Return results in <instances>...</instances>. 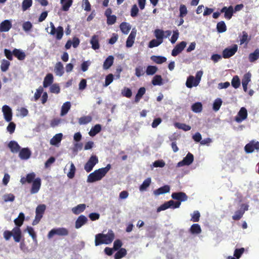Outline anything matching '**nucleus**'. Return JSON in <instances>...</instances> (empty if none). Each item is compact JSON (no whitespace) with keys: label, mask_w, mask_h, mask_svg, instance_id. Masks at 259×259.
Instances as JSON below:
<instances>
[{"label":"nucleus","mask_w":259,"mask_h":259,"mask_svg":"<svg viewBox=\"0 0 259 259\" xmlns=\"http://www.w3.org/2000/svg\"><path fill=\"white\" fill-rule=\"evenodd\" d=\"M24 220V214L23 212H20L18 218L14 221L16 227L13 229L12 231L6 230L4 232L3 236L6 240H9L13 236L16 242H19L21 241L22 232L20 227L23 225Z\"/></svg>","instance_id":"1"},{"label":"nucleus","mask_w":259,"mask_h":259,"mask_svg":"<svg viewBox=\"0 0 259 259\" xmlns=\"http://www.w3.org/2000/svg\"><path fill=\"white\" fill-rule=\"evenodd\" d=\"M111 166L110 164H108L106 167L95 170L94 172L91 173L88 177L87 182L94 183L101 180L104 177L110 169Z\"/></svg>","instance_id":"2"},{"label":"nucleus","mask_w":259,"mask_h":259,"mask_svg":"<svg viewBox=\"0 0 259 259\" xmlns=\"http://www.w3.org/2000/svg\"><path fill=\"white\" fill-rule=\"evenodd\" d=\"M114 238L115 234L113 231L111 230H108V233L106 234L103 233L97 234L95 236V246H99L103 244H110L113 241Z\"/></svg>","instance_id":"3"},{"label":"nucleus","mask_w":259,"mask_h":259,"mask_svg":"<svg viewBox=\"0 0 259 259\" xmlns=\"http://www.w3.org/2000/svg\"><path fill=\"white\" fill-rule=\"evenodd\" d=\"M69 234V231L67 229L65 228H58L52 229L48 234V238L51 239L55 235L60 236H67Z\"/></svg>","instance_id":"4"},{"label":"nucleus","mask_w":259,"mask_h":259,"mask_svg":"<svg viewBox=\"0 0 259 259\" xmlns=\"http://www.w3.org/2000/svg\"><path fill=\"white\" fill-rule=\"evenodd\" d=\"M50 26L51 30L50 32V34L52 35H55L56 38L57 40L61 39L64 34L63 27L60 26L56 28L53 23L52 22H50Z\"/></svg>","instance_id":"5"},{"label":"nucleus","mask_w":259,"mask_h":259,"mask_svg":"<svg viewBox=\"0 0 259 259\" xmlns=\"http://www.w3.org/2000/svg\"><path fill=\"white\" fill-rule=\"evenodd\" d=\"M98 162L99 160L97 156L96 155H92L84 165V170L87 172L91 171Z\"/></svg>","instance_id":"6"},{"label":"nucleus","mask_w":259,"mask_h":259,"mask_svg":"<svg viewBox=\"0 0 259 259\" xmlns=\"http://www.w3.org/2000/svg\"><path fill=\"white\" fill-rule=\"evenodd\" d=\"M238 50V46L236 44L233 45L231 47H228L225 49L222 52V56L225 59H228L233 55Z\"/></svg>","instance_id":"7"},{"label":"nucleus","mask_w":259,"mask_h":259,"mask_svg":"<svg viewBox=\"0 0 259 259\" xmlns=\"http://www.w3.org/2000/svg\"><path fill=\"white\" fill-rule=\"evenodd\" d=\"M244 150L247 153H252L254 150H259V142L251 141L245 146Z\"/></svg>","instance_id":"8"},{"label":"nucleus","mask_w":259,"mask_h":259,"mask_svg":"<svg viewBox=\"0 0 259 259\" xmlns=\"http://www.w3.org/2000/svg\"><path fill=\"white\" fill-rule=\"evenodd\" d=\"M2 112L6 121L10 122L12 119L13 114L11 108L8 105H5L2 107Z\"/></svg>","instance_id":"9"},{"label":"nucleus","mask_w":259,"mask_h":259,"mask_svg":"<svg viewBox=\"0 0 259 259\" xmlns=\"http://www.w3.org/2000/svg\"><path fill=\"white\" fill-rule=\"evenodd\" d=\"M194 160V156L193 155L189 152L186 156L184 158V159L178 162V166H183L184 165H190Z\"/></svg>","instance_id":"10"},{"label":"nucleus","mask_w":259,"mask_h":259,"mask_svg":"<svg viewBox=\"0 0 259 259\" xmlns=\"http://www.w3.org/2000/svg\"><path fill=\"white\" fill-rule=\"evenodd\" d=\"M187 45L186 42L183 41L177 44L171 52V55L172 56H177L178 54L182 52V51L186 47Z\"/></svg>","instance_id":"11"},{"label":"nucleus","mask_w":259,"mask_h":259,"mask_svg":"<svg viewBox=\"0 0 259 259\" xmlns=\"http://www.w3.org/2000/svg\"><path fill=\"white\" fill-rule=\"evenodd\" d=\"M221 13H224V17L226 19L230 20L233 16L234 13V9L232 6L229 7H224L221 10Z\"/></svg>","instance_id":"12"},{"label":"nucleus","mask_w":259,"mask_h":259,"mask_svg":"<svg viewBox=\"0 0 259 259\" xmlns=\"http://www.w3.org/2000/svg\"><path fill=\"white\" fill-rule=\"evenodd\" d=\"M247 117V111L244 107H242L238 113V115L235 117V120L237 122H241Z\"/></svg>","instance_id":"13"},{"label":"nucleus","mask_w":259,"mask_h":259,"mask_svg":"<svg viewBox=\"0 0 259 259\" xmlns=\"http://www.w3.org/2000/svg\"><path fill=\"white\" fill-rule=\"evenodd\" d=\"M172 199L181 201H185L188 199V196L185 193L183 192H175L171 194Z\"/></svg>","instance_id":"14"},{"label":"nucleus","mask_w":259,"mask_h":259,"mask_svg":"<svg viewBox=\"0 0 259 259\" xmlns=\"http://www.w3.org/2000/svg\"><path fill=\"white\" fill-rule=\"evenodd\" d=\"M41 186V180L39 178H36L32 182L30 190L31 194H35L38 192Z\"/></svg>","instance_id":"15"},{"label":"nucleus","mask_w":259,"mask_h":259,"mask_svg":"<svg viewBox=\"0 0 259 259\" xmlns=\"http://www.w3.org/2000/svg\"><path fill=\"white\" fill-rule=\"evenodd\" d=\"M87 218L84 215H79L75 223V227L76 229H79L88 222Z\"/></svg>","instance_id":"16"},{"label":"nucleus","mask_w":259,"mask_h":259,"mask_svg":"<svg viewBox=\"0 0 259 259\" xmlns=\"http://www.w3.org/2000/svg\"><path fill=\"white\" fill-rule=\"evenodd\" d=\"M136 33V30L134 29H133L130 33L126 41V47L127 48H130L133 46L135 41Z\"/></svg>","instance_id":"17"},{"label":"nucleus","mask_w":259,"mask_h":259,"mask_svg":"<svg viewBox=\"0 0 259 259\" xmlns=\"http://www.w3.org/2000/svg\"><path fill=\"white\" fill-rule=\"evenodd\" d=\"M11 22L9 20H5L0 24V31L1 32H7L12 27Z\"/></svg>","instance_id":"18"},{"label":"nucleus","mask_w":259,"mask_h":259,"mask_svg":"<svg viewBox=\"0 0 259 259\" xmlns=\"http://www.w3.org/2000/svg\"><path fill=\"white\" fill-rule=\"evenodd\" d=\"M31 151L27 148H22L19 152V156L21 159L26 160L29 158Z\"/></svg>","instance_id":"19"},{"label":"nucleus","mask_w":259,"mask_h":259,"mask_svg":"<svg viewBox=\"0 0 259 259\" xmlns=\"http://www.w3.org/2000/svg\"><path fill=\"white\" fill-rule=\"evenodd\" d=\"M170 191V187L168 185H164L154 191L155 195L158 196L160 194H163L169 192Z\"/></svg>","instance_id":"20"},{"label":"nucleus","mask_w":259,"mask_h":259,"mask_svg":"<svg viewBox=\"0 0 259 259\" xmlns=\"http://www.w3.org/2000/svg\"><path fill=\"white\" fill-rule=\"evenodd\" d=\"M53 75L51 73H48L45 76L44 82H43V86L44 88H47L49 86L51 85L53 82Z\"/></svg>","instance_id":"21"},{"label":"nucleus","mask_w":259,"mask_h":259,"mask_svg":"<svg viewBox=\"0 0 259 259\" xmlns=\"http://www.w3.org/2000/svg\"><path fill=\"white\" fill-rule=\"evenodd\" d=\"M199 83L196 82V79L192 75L189 76L187 79L186 85L188 88H192L193 87H196Z\"/></svg>","instance_id":"22"},{"label":"nucleus","mask_w":259,"mask_h":259,"mask_svg":"<svg viewBox=\"0 0 259 259\" xmlns=\"http://www.w3.org/2000/svg\"><path fill=\"white\" fill-rule=\"evenodd\" d=\"M46 206L45 204H39L36 208L35 210V215L38 218H42L43 214L46 210Z\"/></svg>","instance_id":"23"},{"label":"nucleus","mask_w":259,"mask_h":259,"mask_svg":"<svg viewBox=\"0 0 259 259\" xmlns=\"http://www.w3.org/2000/svg\"><path fill=\"white\" fill-rule=\"evenodd\" d=\"M86 208L85 204H80L72 208V212L75 214H79L83 212Z\"/></svg>","instance_id":"24"},{"label":"nucleus","mask_w":259,"mask_h":259,"mask_svg":"<svg viewBox=\"0 0 259 259\" xmlns=\"http://www.w3.org/2000/svg\"><path fill=\"white\" fill-rule=\"evenodd\" d=\"M55 72L56 75L62 76L64 73V67L61 62H57L55 66Z\"/></svg>","instance_id":"25"},{"label":"nucleus","mask_w":259,"mask_h":259,"mask_svg":"<svg viewBox=\"0 0 259 259\" xmlns=\"http://www.w3.org/2000/svg\"><path fill=\"white\" fill-rule=\"evenodd\" d=\"M90 43L92 45V48L93 49L96 50L99 49L100 48V45L99 43V37L98 35H94L92 37L90 41Z\"/></svg>","instance_id":"26"},{"label":"nucleus","mask_w":259,"mask_h":259,"mask_svg":"<svg viewBox=\"0 0 259 259\" xmlns=\"http://www.w3.org/2000/svg\"><path fill=\"white\" fill-rule=\"evenodd\" d=\"M146 93V89L144 87L140 88L135 96L134 102L136 103H139L140 100Z\"/></svg>","instance_id":"27"},{"label":"nucleus","mask_w":259,"mask_h":259,"mask_svg":"<svg viewBox=\"0 0 259 259\" xmlns=\"http://www.w3.org/2000/svg\"><path fill=\"white\" fill-rule=\"evenodd\" d=\"M13 55L19 60H24L26 57L24 52L17 49H14L13 50Z\"/></svg>","instance_id":"28"},{"label":"nucleus","mask_w":259,"mask_h":259,"mask_svg":"<svg viewBox=\"0 0 259 259\" xmlns=\"http://www.w3.org/2000/svg\"><path fill=\"white\" fill-rule=\"evenodd\" d=\"M8 147L13 153H17L20 151V146L14 141L10 142L8 144Z\"/></svg>","instance_id":"29"},{"label":"nucleus","mask_w":259,"mask_h":259,"mask_svg":"<svg viewBox=\"0 0 259 259\" xmlns=\"http://www.w3.org/2000/svg\"><path fill=\"white\" fill-rule=\"evenodd\" d=\"M119 27L122 32L125 34H128L131 29L130 24L125 22H122Z\"/></svg>","instance_id":"30"},{"label":"nucleus","mask_w":259,"mask_h":259,"mask_svg":"<svg viewBox=\"0 0 259 259\" xmlns=\"http://www.w3.org/2000/svg\"><path fill=\"white\" fill-rule=\"evenodd\" d=\"M60 3L62 5V10L67 11L72 5L73 0H61Z\"/></svg>","instance_id":"31"},{"label":"nucleus","mask_w":259,"mask_h":259,"mask_svg":"<svg viewBox=\"0 0 259 259\" xmlns=\"http://www.w3.org/2000/svg\"><path fill=\"white\" fill-rule=\"evenodd\" d=\"M259 58V49H256L248 56V60L250 62H254Z\"/></svg>","instance_id":"32"},{"label":"nucleus","mask_w":259,"mask_h":259,"mask_svg":"<svg viewBox=\"0 0 259 259\" xmlns=\"http://www.w3.org/2000/svg\"><path fill=\"white\" fill-rule=\"evenodd\" d=\"M63 135L61 133L55 135L50 140V144L52 145H56L59 143L62 138Z\"/></svg>","instance_id":"33"},{"label":"nucleus","mask_w":259,"mask_h":259,"mask_svg":"<svg viewBox=\"0 0 259 259\" xmlns=\"http://www.w3.org/2000/svg\"><path fill=\"white\" fill-rule=\"evenodd\" d=\"M114 58L112 56H108L105 60L103 64V68L105 69H109L113 63Z\"/></svg>","instance_id":"34"},{"label":"nucleus","mask_w":259,"mask_h":259,"mask_svg":"<svg viewBox=\"0 0 259 259\" xmlns=\"http://www.w3.org/2000/svg\"><path fill=\"white\" fill-rule=\"evenodd\" d=\"M101 131V125L99 124H96L93 127L89 133L91 137H94Z\"/></svg>","instance_id":"35"},{"label":"nucleus","mask_w":259,"mask_h":259,"mask_svg":"<svg viewBox=\"0 0 259 259\" xmlns=\"http://www.w3.org/2000/svg\"><path fill=\"white\" fill-rule=\"evenodd\" d=\"M151 59L155 63L160 64L166 61V58L165 57L160 56H152Z\"/></svg>","instance_id":"36"},{"label":"nucleus","mask_w":259,"mask_h":259,"mask_svg":"<svg viewBox=\"0 0 259 259\" xmlns=\"http://www.w3.org/2000/svg\"><path fill=\"white\" fill-rule=\"evenodd\" d=\"M71 107L70 102H66L63 104L61 108V115L63 116L67 113Z\"/></svg>","instance_id":"37"},{"label":"nucleus","mask_w":259,"mask_h":259,"mask_svg":"<svg viewBox=\"0 0 259 259\" xmlns=\"http://www.w3.org/2000/svg\"><path fill=\"white\" fill-rule=\"evenodd\" d=\"M127 253L126 250L124 248H120L114 255L115 259H120L125 256Z\"/></svg>","instance_id":"38"},{"label":"nucleus","mask_w":259,"mask_h":259,"mask_svg":"<svg viewBox=\"0 0 259 259\" xmlns=\"http://www.w3.org/2000/svg\"><path fill=\"white\" fill-rule=\"evenodd\" d=\"M151 183V179L150 178H148L144 181L142 185L140 186L139 189L140 191H144L146 190L150 186Z\"/></svg>","instance_id":"39"},{"label":"nucleus","mask_w":259,"mask_h":259,"mask_svg":"<svg viewBox=\"0 0 259 259\" xmlns=\"http://www.w3.org/2000/svg\"><path fill=\"white\" fill-rule=\"evenodd\" d=\"M152 83L153 85H161L163 84L162 78L161 75H156L152 80Z\"/></svg>","instance_id":"40"},{"label":"nucleus","mask_w":259,"mask_h":259,"mask_svg":"<svg viewBox=\"0 0 259 259\" xmlns=\"http://www.w3.org/2000/svg\"><path fill=\"white\" fill-rule=\"evenodd\" d=\"M92 120L91 116H83L78 119V123L80 125L86 124L90 122Z\"/></svg>","instance_id":"41"},{"label":"nucleus","mask_w":259,"mask_h":259,"mask_svg":"<svg viewBox=\"0 0 259 259\" xmlns=\"http://www.w3.org/2000/svg\"><path fill=\"white\" fill-rule=\"evenodd\" d=\"M174 125L176 128L183 130V131L186 132L190 131L191 128V127L190 125H187L185 123L176 122L175 123Z\"/></svg>","instance_id":"42"},{"label":"nucleus","mask_w":259,"mask_h":259,"mask_svg":"<svg viewBox=\"0 0 259 259\" xmlns=\"http://www.w3.org/2000/svg\"><path fill=\"white\" fill-rule=\"evenodd\" d=\"M217 29L218 32L223 33L226 31L227 27L224 21H222L218 23Z\"/></svg>","instance_id":"43"},{"label":"nucleus","mask_w":259,"mask_h":259,"mask_svg":"<svg viewBox=\"0 0 259 259\" xmlns=\"http://www.w3.org/2000/svg\"><path fill=\"white\" fill-rule=\"evenodd\" d=\"M191 109L195 113H199L202 110V105L200 102H196L192 105Z\"/></svg>","instance_id":"44"},{"label":"nucleus","mask_w":259,"mask_h":259,"mask_svg":"<svg viewBox=\"0 0 259 259\" xmlns=\"http://www.w3.org/2000/svg\"><path fill=\"white\" fill-rule=\"evenodd\" d=\"M158 70V68L155 66H148L146 70L147 75H152L154 74Z\"/></svg>","instance_id":"45"},{"label":"nucleus","mask_w":259,"mask_h":259,"mask_svg":"<svg viewBox=\"0 0 259 259\" xmlns=\"http://www.w3.org/2000/svg\"><path fill=\"white\" fill-rule=\"evenodd\" d=\"M10 65V62L9 61H8L6 59L2 60V61L1 62V71L2 72L7 71L8 70Z\"/></svg>","instance_id":"46"},{"label":"nucleus","mask_w":259,"mask_h":259,"mask_svg":"<svg viewBox=\"0 0 259 259\" xmlns=\"http://www.w3.org/2000/svg\"><path fill=\"white\" fill-rule=\"evenodd\" d=\"M154 35L156 37V39L162 41L163 42V39L164 38V31L163 30L159 29H156L154 31Z\"/></svg>","instance_id":"47"},{"label":"nucleus","mask_w":259,"mask_h":259,"mask_svg":"<svg viewBox=\"0 0 259 259\" xmlns=\"http://www.w3.org/2000/svg\"><path fill=\"white\" fill-rule=\"evenodd\" d=\"M190 232L192 234H199L201 229L199 225L197 224H193L190 228Z\"/></svg>","instance_id":"48"},{"label":"nucleus","mask_w":259,"mask_h":259,"mask_svg":"<svg viewBox=\"0 0 259 259\" xmlns=\"http://www.w3.org/2000/svg\"><path fill=\"white\" fill-rule=\"evenodd\" d=\"M32 0H23L22 3V9L23 11L28 10L32 6Z\"/></svg>","instance_id":"49"},{"label":"nucleus","mask_w":259,"mask_h":259,"mask_svg":"<svg viewBox=\"0 0 259 259\" xmlns=\"http://www.w3.org/2000/svg\"><path fill=\"white\" fill-rule=\"evenodd\" d=\"M231 84L235 89L238 88L240 85V80L237 75L234 76L231 81Z\"/></svg>","instance_id":"50"},{"label":"nucleus","mask_w":259,"mask_h":259,"mask_svg":"<svg viewBox=\"0 0 259 259\" xmlns=\"http://www.w3.org/2000/svg\"><path fill=\"white\" fill-rule=\"evenodd\" d=\"M222 104V100L220 98L215 99L213 104V109L215 111H218Z\"/></svg>","instance_id":"51"},{"label":"nucleus","mask_w":259,"mask_h":259,"mask_svg":"<svg viewBox=\"0 0 259 259\" xmlns=\"http://www.w3.org/2000/svg\"><path fill=\"white\" fill-rule=\"evenodd\" d=\"M248 34L245 31H243L242 32V35L241 37H240V45H242L244 43H246V44H247L248 43V41L250 39H248Z\"/></svg>","instance_id":"52"},{"label":"nucleus","mask_w":259,"mask_h":259,"mask_svg":"<svg viewBox=\"0 0 259 259\" xmlns=\"http://www.w3.org/2000/svg\"><path fill=\"white\" fill-rule=\"evenodd\" d=\"M162 42V41L157 39H153L149 42L148 47L150 48L156 47L159 46Z\"/></svg>","instance_id":"53"},{"label":"nucleus","mask_w":259,"mask_h":259,"mask_svg":"<svg viewBox=\"0 0 259 259\" xmlns=\"http://www.w3.org/2000/svg\"><path fill=\"white\" fill-rule=\"evenodd\" d=\"M121 94L124 97L130 98L132 96V92L130 88L125 87L122 90Z\"/></svg>","instance_id":"54"},{"label":"nucleus","mask_w":259,"mask_h":259,"mask_svg":"<svg viewBox=\"0 0 259 259\" xmlns=\"http://www.w3.org/2000/svg\"><path fill=\"white\" fill-rule=\"evenodd\" d=\"M180 14L179 17H185L188 13V11L187 8L184 5H181L180 6Z\"/></svg>","instance_id":"55"},{"label":"nucleus","mask_w":259,"mask_h":259,"mask_svg":"<svg viewBox=\"0 0 259 259\" xmlns=\"http://www.w3.org/2000/svg\"><path fill=\"white\" fill-rule=\"evenodd\" d=\"M76 171V168L73 163H71L70 165V168L69 172L67 174V177L69 179H72L74 177L75 172Z\"/></svg>","instance_id":"56"},{"label":"nucleus","mask_w":259,"mask_h":259,"mask_svg":"<svg viewBox=\"0 0 259 259\" xmlns=\"http://www.w3.org/2000/svg\"><path fill=\"white\" fill-rule=\"evenodd\" d=\"M244 251L245 249L243 247L236 249L234 250V256L239 259L241 256L242 254L244 253Z\"/></svg>","instance_id":"57"},{"label":"nucleus","mask_w":259,"mask_h":259,"mask_svg":"<svg viewBox=\"0 0 259 259\" xmlns=\"http://www.w3.org/2000/svg\"><path fill=\"white\" fill-rule=\"evenodd\" d=\"M44 89L41 87H39L36 91V92L34 95V101H36L38 100V99L40 97L41 95L43 93Z\"/></svg>","instance_id":"58"},{"label":"nucleus","mask_w":259,"mask_h":259,"mask_svg":"<svg viewBox=\"0 0 259 259\" xmlns=\"http://www.w3.org/2000/svg\"><path fill=\"white\" fill-rule=\"evenodd\" d=\"M113 75L111 73L109 74L106 76L104 87L108 86L113 80Z\"/></svg>","instance_id":"59"},{"label":"nucleus","mask_w":259,"mask_h":259,"mask_svg":"<svg viewBox=\"0 0 259 259\" xmlns=\"http://www.w3.org/2000/svg\"><path fill=\"white\" fill-rule=\"evenodd\" d=\"M243 213V211L240 210H237L235 212L234 215L232 216V219L235 221L239 220L242 217Z\"/></svg>","instance_id":"60"},{"label":"nucleus","mask_w":259,"mask_h":259,"mask_svg":"<svg viewBox=\"0 0 259 259\" xmlns=\"http://www.w3.org/2000/svg\"><path fill=\"white\" fill-rule=\"evenodd\" d=\"M50 92L52 93L59 94L60 92V88L58 84H53L50 87Z\"/></svg>","instance_id":"61"},{"label":"nucleus","mask_w":259,"mask_h":259,"mask_svg":"<svg viewBox=\"0 0 259 259\" xmlns=\"http://www.w3.org/2000/svg\"><path fill=\"white\" fill-rule=\"evenodd\" d=\"M168 204H169L170 208H172L173 209L179 208L181 205V202L180 201H174V200H170L168 201Z\"/></svg>","instance_id":"62"},{"label":"nucleus","mask_w":259,"mask_h":259,"mask_svg":"<svg viewBox=\"0 0 259 259\" xmlns=\"http://www.w3.org/2000/svg\"><path fill=\"white\" fill-rule=\"evenodd\" d=\"M3 199L5 202H13L15 199V196L11 193L5 194L3 196Z\"/></svg>","instance_id":"63"},{"label":"nucleus","mask_w":259,"mask_h":259,"mask_svg":"<svg viewBox=\"0 0 259 259\" xmlns=\"http://www.w3.org/2000/svg\"><path fill=\"white\" fill-rule=\"evenodd\" d=\"M23 29L25 31H29L32 28V24L29 21L25 22L22 25Z\"/></svg>","instance_id":"64"}]
</instances>
